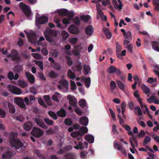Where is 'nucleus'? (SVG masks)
<instances>
[{"mask_svg":"<svg viewBox=\"0 0 159 159\" xmlns=\"http://www.w3.org/2000/svg\"><path fill=\"white\" fill-rule=\"evenodd\" d=\"M18 85L21 87L24 88L28 86L27 83L24 80H19L18 83Z\"/></svg>","mask_w":159,"mask_h":159,"instance_id":"30","label":"nucleus"},{"mask_svg":"<svg viewBox=\"0 0 159 159\" xmlns=\"http://www.w3.org/2000/svg\"><path fill=\"white\" fill-rule=\"evenodd\" d=\"M84 80V82L85 84L86 87L89 88L91 84V79L89 77H87L85 79H83Z\"/></svg>","mask_w":159,"mask_h":159,"instance_id":"31","label":"nucleus"},{"mask_svg":"<svg viewBox=\"0 0 159 159\" xmlns=\"http://www.w3.org/2000/svg\"><path fill=\"white\" fill-rule=\"evenodd\" d=\"M27 35V37L30 42L31 43H34V41L35 39V34L34 33L26 32L25 31Z\"/></svg>","mask_w":159,"mask_h":159,"instance_id":"17","label":"nucleus"},{"mask_svg":"<svg viewBox=\"0 0 159 159\" xmlns=\"http://www.w3.org/2000/svg\"><path fill=\"white\" fill-rule=\"evenodd\" d=\"M123 44L125 48L127 49L131 53L133 52V45L129 41L125 39L123 42Z\"/></svg>","mask_w":159,"mask_h":159,"instance_id":"13","label":"nucleus"},{"mask_svg":"<svg viewBox=\"0 0 159 159\" xmlns=\"http://www.w3.org/2000/svg\"><path fill=\"white\" fill-rule=\"evenodd\" d=\"M71 89L72 90H75L76 89V86L75 83L73 81H70Z\"/></svg>","mask_w":159,"mask_h":159,"instance_id":"59","label":"nucleus"},{"mask_svg":"<svg viewBox=\"0 0 159 159\" xmlns=\"http://www.w3.org/2000/svg\"><path fill=\"white\" fill-rule=\"evenodd\" d=\"M68 40L69 42L70 43L72 44H75L76 43L78 40V39L76 37L72 38L69 39Z\"/></svg>","mask_w":159,"mask_h":159,"instance_id":"41","label":"nucleus"},{"mask_svg":"<svg viewBox=\"0 0 159 159\" xmlns=\"http://www.w3.org/2000/svg\"><path fill=\"white\" fill-rule=\"evenodd\" d=\"M6 116V112L0 108V117L2 118H4Z\"/></svg>","mask_w":159,"mask_h":159,"instance_id":"60","label":"nucleus"},{"mask_svg":"<svg viewBox=\"0 0 159 159\" xmlns=\"http://www.w3.org/2000/svg\"><path fill=\"white\" fill-rule=\"evenodd\" d=\"M147 100L150 103L154 102L155 104H159V100L157 99V97L154 96H152L148 98Z\"/></svg>","mask_w":159,"mask_h":159,"instance_id":"19","label":"nucleus"},{"mask_svg":"<svg viewBox=\"0 0 159 159\" xmlns=\"http://www.w3.org/2000/svg\"><path fill=\"white\" fill-rule=\"evenodd\" d=\"M116 52L117 54H119L121 50V46L118 43H116Z\"/></svg>","mask_w":159,"mask_h":159,"instance_id":"44","label":"nucleus"},{"mask_svg":"<svg viewBox=\"0 0 159 159\" xmlns=\"http://www.w3.org/2000/svg\"><path fill=\"white\" fill-rule=\"evenodd\" d=\"M93 27L91 25H89L85 28V33L87 35L91 36L93 34Z\"/></svg>","mask_w":159,"mask_h":159,"instance_id":"18","label":"nucleus"},{"mask_svg":"<svg viewBox=\"0 0 159 159\" xmlns=\"http://www.w3.org/2000/svg\"><path fill=\"white\" fill-rule=\"evenodd\" d=\"M58 88L63 92H68L69 89V84L68 82L65 79H62L59 82Z\"/></svg>","mask_w":159,"mask_h":159,"instance_id":"3","label":"nucleus"},{"mask_svg":"<svg viewBox=\"0 0 159 159\" xmlns=\"http://www.w3.org/2000/svg\"><path fill=\"white\" fill-rule=\"evenodd\" d=\"M48 75L51 78H54L57 76L58 75L54 71H51L48 74Z\"/></svg>","mask_w":159,"mask_h":159,"instance_id":"49","label":"nucleus"},{"mask_svg":"<svg viewBox=\"0 0 159 159\" xmlns=\"http://www.w3.org/2000/svg\"><path fill=\"white\" fill-rule=\"evenodd\" d=\"M133 78L135 81L134 83L138 84H140L141 82L137 75H134L133 76Z\"/></svg>","mask_w":159,"mask_h":159,"instance_id":"58","label":"nucleus"},{"mask_svg":"<svg viewBox=\"0 0 159 159\" xmlns=\"http://www.w3.org/2000/svg\"><path fill=\"white\" fill-rule=\"evenodd\" d=\"M19 58V56L17 51L15 50H12L11 53V58L13 61H15L18 60Z\"/></svg>","mask_w":159,"mask_h":159,"instance_id":"16","label":"nucleus"},{"mask_svg":"<svg viewBox=\"0 0 159 159\" xmlns=\"http://www.w3.org/2000/svg\"><path fill=\"white\" fill-rule=\"evenodd\" d=\"M67 98L69 100V103L71 106L74 107L76 106L77 99L74 96L69 95L67 96Z\"/></svg>","mask_w":159,"mask_h":159,"instance_id":"11","label":"nucleus"},{"mask_svg":"<svg viewBox=\"0 0 159 159\" xmlns=\"http://www.w3.org/2000/svg\"><path fill=\"white\" fill-rule=\"evenodd\" d=\"M68 75L69 77L72 79H74L75 77V74L70 70H68Z\"/></svg>","mask_w":159,"mask_h":159,"instance_id":"46","label":"nucleus"},{"mask_svg":"<svg viewBox=\"0 0 159 159\" xmlns=\"http://www.w3.org/2000/svg\"><path fill=\"white\" fill-rule=\"evenodd\" d=\"M2 159H9L10 158V151H8L2 155Z\"/></svg>","mask_w":159,"mask_h":159,"instance_id":"33","label":"nucleus"},{"mask_svg":"<svg viewBox=\"0 0 159 159\" xmlns=\"http://www.w3.org/2000/svg\"><path fill=\"white\" fill-rule=\"evenodd\" d=\"M48 115L51 117L52 118L54 119H57V116L52 111H49L48 112Z\"/></svg>","mask_w":159,"mask_h":159,"instance_id":"57","label":"nucleus"},{"mask_svg":"<svg viewBox=\"0 0 159 159\" xmlns=\"http://www.w3.org/2000/svg\"><path fill=\"white\" fill-rule=\"evenodd\" d=\"M75 69H74V70L75 71H79L81 70L82 68L81 63L79 62H77L75 65Z\"/></svg>","mask_w":159,"mask_h":159,"instance_id":"37","label":"nucleus"},{"mask_svg":"<svg viewBox=\"0 0 159 159\" xmlns=\"http://www.w3.org/2000/svg\"><path fill=\"white\" fill-rule=\"evenodd\" d=\"M80 18L81 20L86 22L90 18V16L89 15H82L80 16Z\"/></svg>","mask_w":159,"mask_h":159,"instance_id":"34","label":"nucleus"},{"mask_svg":"<svg viewBox=\"0 0 159 159\" xmlns=\"http://www.w3.org/2000/svg\"><path fill=\"white\" fill-rule=\"evenodd\" d=\"M11 92L15 94L20 95L21 93V90L17 87L11 85Z\"/></svg>","mask_w":159,"mask_h":159,"instance_id":"15","label":"nucleus"},{"mask_svg":"<svg viewBox=\"0 0 159 159\" xmlns=\"http://www.w3.org/2000/svg\"><path fill=\"white\" fill-rule=\"evenodd\" d=\"M114 146L115 148L119 150L120 148L122 147L120 144L117 143V142L115 141L114 143Z\"/></svg>","mask_w":159,"mask_h":159,"instance_id":"56","label":"nucleus"},{"mask_svg":"<svg viewBox=\"0 0 159 159\" xmlns=\"http://www.w3.org/2000/svg\"><path fill=\"white\" fill-rule=\"evenodd\" d=\"M33 126L32 123L30 121L25 123L24 125V129L27 131L30 130Z\"/></svg>","mask_w":159,"mask_h":159,"instance_id":"26","label":"nucleus"},{"mask_svg":"<svg viewBox=\"0 0 159 159\" xmlns=\"http://www.w3.org/2000/svg\"><path fill=\"white\" fill-rule=\"evenodd\" d=\"M44 133V131L40 129L34 127L31 132V134L33 136L37 137H40L43 135Z\"/></svg>","mask_w":159,"mask_h":159,"instance_id":"9","label":"nucleus"},{"mask_svg":"<svg viewBox=\"0 0 159 159\" xmlns=\"http://www.w3.org/2000/svg\"><path fill=\"white\" fill-rule=\"evenodd\" d=\"M102 30L104 33L106 38L107 39H110L111 37V34L109 29L107 28H103Z\"/></svg>","mask_w":159,"mask_h":159,"instance_id":"22","label":"nucleus"},{"mask_svg":"<svg viewBox=\"0 0 159 159\" xmlns=\"http://www.w3.org/2000/svg\"><path fill=\"white\" fill-rule=\"evenodd\" d=\"M79 123L81 125L86 126L88 123V119L86 117H82L80 118Z\"/></svg>","mask_w":159,"mask_h":159,"instance_id":"23","label":"nucleus"},{"mask_svg":"<svg viewBox=\"0 0 159 159\" xmlns=\"http://www.w3.org/2000/svg\"><path fill=\"white\" fill-rule=\"evenodd\" d=\"M68 11L66 9H61L57 10L56 12L58 13L62 16H67Z\"/></svg>","mask_w":159,"mask_h":159,"instance_id":"27","label":"nucleus"},{"mask_svg":"<svg viewBox=\"0 0 159 159\" xmlns=\"http://www.w3.org/2000/svg\"><path fill=\"white\" fill-rule=\"evenodd\" d=\"M80 106L82 107H84L87 105V103L85 100L83 99H81L79 102Z\"/></svg>","mask_w":159,"mask_h":159,"instance_id":"47","label":"nucleus"},{"mask_svg":"<svg viewBox=\"0 0 159 159\" xmlns=\"http://www.w3.org/2000/svg\"><path fill=\"white\" fill-rule=\"evenodd\" d=\"M152 47L156 51L159 52V43L157 42H154L152 43Z\"/></svg>","mask_w":159,"mask_h":159,"instance_id":"36","label":"nucleus"},{"mask_svg":"<svg viewBox=\"0 0 159 159\" xmlns=\"http://www.w3.org/2000/svg\"><path fill=\"white\" fill-rule=\"evenodd\" d=\"M68 30L69 32L74 34H78L80 32L78 27L73 25H71L69 27Z\"/></svg>","mask_w":159,"mask_h":159,"instance_id":"12","label":"nucleus"},{"mask_svg":"<svg viewBox=\"0 0 159 159\" xmlns=\"http://www.w3.org/2000/svg\"><path fill=\"white\" fill-rule=\"evenodd\" d=\"M48 21V18L46 16L37 15L36 17L35 23L36 25L43 24L46 23Z\"/></svg>","mask_w":159,"mask_h":159,"instance_id":"5","label":"nucleus"},{"mask_svg":"<svg viewBox=\"0 0 159 159\" xmlns=\"http://www.w3.org/2000/svg\"><path fill=\"white\" fill-rule=\"evenodd\" d=\"M45 122L48 125H52L53 123V121L52 120L47 118H44Z\"/></svg>","mask_w":159,"mask_h":159,"instance_id":"61","label":"nucleus"},{"mask_svg":"<svg viewBox=\"0 0 159 159\" xmlns=\"http://www.w3.org/2000/svg\"><path fill=\"white\" fill-rule=\"evenodd\" d=\"M19 6L21 9L24 11L25 14L28 17L31 14L30 9L25 4L20 2Z\"/></svg>","mask_w":159,"mask_h":159,"instance_id":"8","label":"nucleus"},{"mask_svg":"<svg viewBox=\"0 0 159 159\" xmlns=\"http://www.w3.org/2000/svg\"><path fill=\"white\" fill-rule=\"evenodd\" d=\"M85 139L90 143H93L94 141V138L93 136L88 134L85 137Z\"/></svg>","mask_w":159,"mask_h":159,"instance_id":"28","label":"nucleus"},{"mask_svg":"<svg viewBox=\"0 0 159 159\" xmlns=\"http://www.w3.org/2000/svg\"><path fill=\"white\" fill-rule=\"evenodd\" d=\"M57 113L59 116L62 117H65L66 115V112L64 109H61Z\"/></svg>","mask_w":159,"mask_h":159,"instance_id":"32","label":"nucleus"},{"mask_svg":"<svg viewBox=\"0 0 159 159\" xmlns=\"http://www.w3.org/2000/svg\"><path fill=\"white\" fill-rule=\"evenodd\" d=\"M44 36L46 39L50 42H52L53 41L52 37L55 36L56 34V31L49 29L44 33Z\"/></svg>","mask_w":159,"mask_h":159,"instance_id":"4","label":"nucleus"},{"mask_svg":"<svg viewBox=\"0 0 159 159\" xmlns=\"http://www.w3.org/2000/svg\"><path fill=\"white\" fill-rule=\"evenodd\" d=\"M61 95L57 92L55 93L52 97V99L54 101L59 102L61 98Z\"/></svg>","mask_w":159,"mask_h":159,"instance_id":"24","label":"nucleus"},{"mask_svg":"<svg viewBox=\"0 0 159 159\" xmlns=\"http://www.w3.org/2000/svg\"><path fill=\"white\" fill-rule=\"evenodd\" d=\"M112 3L116 9L120 10L122 9L123 5L120 0H112Z\"/></svg>","mask_w":159,"mask_h":159,"instance_id":"14","label":"nucleus"},{"mask_svg":"<svg viewBox=\"0 0 159 159\" xmlns=\"http://www.w3.org/2000/svg\"><path fill=\"white\" fill-rule=\"evenodd\" d=\"M116 84L115 82L113 81H111L110 84V87L111 90H113L116 87Z\"/></svg>","mask_w":159,"mask_h":159,"instance_id":"53","label":"nucleus"},{"mask_svg":"<svg viewBox=\"0 0 159 159\" xmlns=\"http://www.w3.org/2000/svg\"><path fill=\"white\" fill-rule=\"evenodd\" d=\"M97 7V11L98 14L100 16L102 20L103 21H106L107 20V17L106 16H105L103 12L99 8L98 6Z\"/></svg>","mask_w":159,"mask_h":159,"instance_id":"25","label":"nucleus"},{"mask_svg":"<svg viewBox=\"0 0 159 159\" xmlns=\"http://www.w3.org/2000/svg\"><path fill=\"white\" fill-rule=\"evenodd\" d=\"M17 134L16 133H11V150L13 149L16 151L23 145V143L17 138Z\"/></svg>","mask_w":159,"mask_h":159,"instance_id":"1","label":"nucleus"},{"mask_svg":"<svg viewBox=\"0 0 159 159\" xmlns=\"http://www.w3.org/2000/svg\"><path fill=\"white\" fill-rule=\"evenodd\" d=\"M75 143L77 146L74 147V148L76 149H80V150L84 148V147L83 145L81 143L79 142L78 143V144H77L76 142H75Z\"/></svg>","mask_w":159,"mask_h":159,"instance_id":"45","label":"nucleus"},{"mask_svg":"<svg viewBox=\"0 0 159 159\" xmlns=\"http://www.w3.org/2000/svg\"><path fill=\"white\" fill-rule=\"evenodd\" d=\"M33 57L35 59H42L43 57L41 55L37 53H33L31 54Z\"/></svg>","mask_w":159,"mask_h":159,"instance_id":"39","label":"nucleus"},{"mask_svg":"<svg viewBox=\"0 0 159 159\" xmlns=\"http://www.w3.org/2000/svg\"><path fill=\"white\" fill-rule=\"evenodd\" d=\"M75 15V12L73 11H68L67 16L68 18H64L62 22L64 24H69L70 23L71 20H73V17Z\"/></svg>","mask_w":159,"mask_h":159,"instance_id":"6","label":"nucleus"},{"mask_svg":"<svg viewBox=\"0 0 159 159\" xmlns=\"http://www.w3.org/2000/svg\"><path fill=\"white\" fill-rule=\"evenodd\" d=\"M139 101L141 107L142 109L143 110L144 113L145 114L146 112H148V109L147 106L144 103L142 102V99H139Z\"/></svg>","mask_w":159,"mask_h":159,"instance_id":"21","label":"nucleus"},{"mask_svg":"<svg viewBox=\"0 0 159 159\" xmlns=\"http://www.w3.org/2000/svg\"><path fill=\"white\" fill-rule=\"evenodd\" d=\"M151 140V138L148 136H146L143 141V143L145 144H148L149 142Z\"/></svg>","mask_w":159,"mask_h":159,"instance_id":"63","label":"nucleus"},{"mask_svg":"<svg viewBox=\"0 0 159 159\" xmlns=\"http://www.w3.org/2000/svg\"><path fill=\"white\" fill-rule=\"evenodd\" d=\"M134 111L135 113H137L139 116H141L142 115L141 110L139 106H137L134 108Z\"/></svg>","mask_w":159,"mask_h":159,"instance_id":"48","label":"nucleus"},{"mask_svg":"<svg viewBox=\"0 0 159 159\" xmlns=\"http://www.w3.org/2000/svg\"><path fill=\"white\" fill-rule=\"evenodd\" d=\"M34 61L36 64L38 66L41 70H43V63L42 61H38L36 60H34Z\"/></svg>","mask_w":159,"mask_h":159,"instance_id":"43","label":"nucleus"},{"mask_svg":"<svg viewBox=\"0 0 159 159\" xmlns=\"http://www.w3.org/2000/svg\"><path fill=\"white\" fill-rule=\"evenodd\" d=\"M116 82L118 87L121 90H124L125 88L124 84L119 80H116Z\"/></svg>","mask_w":159,"mask_h":159,"instance_id":"42","label":"nucleus"},{"mask_svg":"<svg viewBox=\"0 0 159 159\" xmlns=\"http://www.w3.org/2000/svg\"><path fill=\"white\" fill-rule=\"evenodd\" d=\"M109 111L113 120L115 121H116L115 114L114 112L111 108H109Z\"/></svg>","mask_w":159,"mask_h":159,"instance_id":"54","label":"nucleus"},{"mask_svg":"<svg viewBox=\"0 0 159 159\" xmlns=\"http://www.w3.org/2000/svg\"><path fill=\"white\" fill-rule=\"evenodd\" d=\"M88 131V129L86 127H82L80 129L79 132H74L71 134L72 137L74 138H76L78 136H80V138L77 139L79 140L82 139V136L84 135L85 133H87Z\"/></svg>","mask_w":159,"mask_h":159,"instance_id":"2","label":"nucleus"},{"mask_svg":"<svg viewBox=\"0 0 159 159\" xmlns=\"http://www.w3.org/2000/svg\"><path fill=\"white\" fill-rule=\"evenodd\" d=\"M25 75L29 82L31 84H33L35 80L34 76L30 73L27 72L25 73Z\"/></svg>","mask_w":159,"mask_h":159,"instance_id":"20","label":"nucleus"},{"mask_svg":"<svg viewBox=\"0 0 159 159\" xmlns=\"http://www.w3.org/2000/svg\"><path fill=\"white\" fill-rule=\"evenodd\" d=\"M90 68L89 66L86 65H84V73L85 75H87L89 74Z\"/></svg>","mask_w":159,"mask_h":159,"instance_id":"38","label":"nucleus"},{"mask_svg":"<svg viewBox=\"0 0 159 159\" xmlns=\"http://www.w3.org/2000/svg\"><path fill=\"white\" fill-rule=\"evenodd\" d=\"M61 35L64 39H66L69 36V34L68 33L65 31L63 30L61 32Z\"/></svg>","mask_w":159,"mask_h":159,"instance_id":"51","label":"nucleus"},{"mask_svg":"<svg viewBox=\"0 0 159 159\" xmlns=\"http://www.w3.org/2000/svg\"><path fill=\"white\" fill-rule=\"evenodd\" d=\"M116 68L113 66H110L108 69L107 71L109 73H112L115 72L116 70Z\"/></svg>","mask_w":159,"mask_h":159,"instance_id":"40","label":"nucleus"},{"mask_svg":"<svg viewBox=\"0 0 159 159\" xmlns=\"http://www.w3.org/2000/svg\"><path fill=\"white\" fill-rule=\"evenodd\" d=\"M143 92L145 94H147L150 92L149 89L144 84H142L141 86Z\"/></svg>","mask_w":159,"mask_h":159,"instance_id":"35","label":"nucleus"},{"mask_svg":"<svg viewBox=\"0 0 159 159\" xmlns=\"http://www.w3.org/2000/svg\"><path fill=\"white\" fill-rule=\"evenodd\" d=\"M123 127L125 128V129L128 131L127 134L130 135H133V132L131 130L130 127L128 125H123Z\"/></svg>","mask_w":159,"mask_h":159,"instance_id":"29","label":"nucleus"},{"mask_svg":"<svg viewBox=\"0 0 159 159\" xmlns=\"http://www.w3.org/2000/svg\"><path fill=\"white\" fill-rule=\"evenodd\" d=\"M34 122L39 127L43 128L44 129H47V126L43 123V120L40 116H38L34 118Z\"/></svg>","mask_w":159,"mask_h":159,"instance_id":"10","label":"nucleus"},{"mask_svg":"<svg viewBox=\"0 0 159 159\" xmlns=\"http://www.w3.org/2000/svg\"><path fill=\"white\" fill-rule=\"evenodd\" d=\"M124 35L125 39H130L131 38V33L129 31L127 32H126Z\"/></svg>","mask_w":159,"mask_h":159,"instance_id":"55","label":"nucleus"},{"mask_svg":"<svg viewBox=\"0 0 159 159\" xmlns=\"http://www.w3.org/2000/svg\"><path fill=\"white\" fill-rule=\"evenodd\" d=\"M153 4L155 9L157 11H159V2L155 1L153 2Z\"/></svg>","mask_w":159,"mask_h":159,"instance_id":"62","label":"nucleus"},{"mask_svg":"<svg viewBox=\"0 0 159 159\" xmlns=\"http://www.w3.org/2000/svg\"><path fill=\"white\" fill-rule=\"evenodd\" d=\"M121 112L122 115H123L125 111V107L126 105L124 102H123L121 104Z\"/></svg>","mask_w":159,"mask_h":159,"instance_id":"52","label":"nucleus"},{"mask_svg":"<svg viewBox=\"0 0 159 159\" xmlns=\"http://www.w3.org/2000/svg\"><path fill=\"white\" fill-rule=\"evenodd\" d=\"M151 136L152 137L155 141L159 143V136H157L155 134L151 135Z\"/></svg>","mask_w":159,"mask_h":159,"instance_id":"64","label":"nucleus"},{"mask_svg":"<svg viewBox=\"0 0 159 159\" xmlns=\"http://www.w3.org/2000/svg\"><path fill=\"white\" fill-rule=\"evenodd\" d=\"M14 102L19 107L23 110H25L27 109L22 98L20 97L15 98H14Z\"/></svg>","mask_w":159,"mask_h":159,"instance_id":"7","label":"nucleus"},{"mask_svg":"<svg viewBox=\"0 0 159 159\" xmlns=\"http://www.w3.org/2000/svg\"><path fill=\"white\" fill-rule=\"evenodd\" d=\"M19 77V75L18 74L16 73L15 75L13 73L11 72V80H17Z\"/></svg>","mask_w":159,"mask_h":159,"instance_id":"50","label":"nucleus"}]
</instances>
